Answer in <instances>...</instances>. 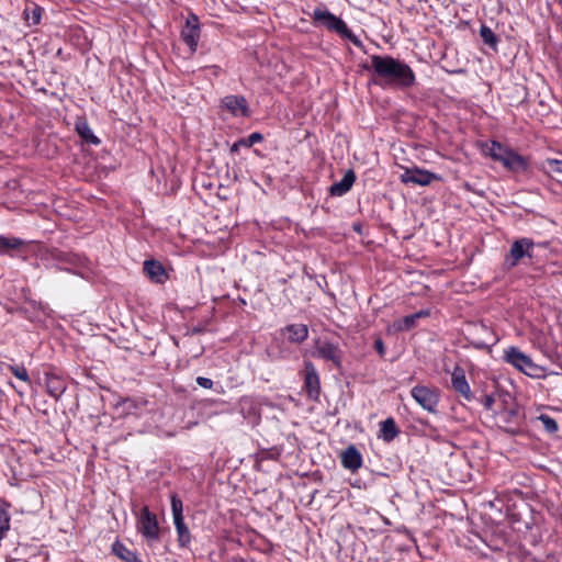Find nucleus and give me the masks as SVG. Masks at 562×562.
I'll return each instance as SVG.
<instances>
[{
  "label": "nucleus",
  "instance_id": "f257e3e1",
  "mask_svg": "<svg viewBox=\"0 0 562 562\" xmlns=\"http://www.w3.org/2000/svg\"><path fill=\"white\" fill-rule=\"evenodd\" d=\"M371 65H363L367 70L372 69L379 79L398 89H408L415 85V74L404 61L390 55H372Z\"/></svg>",
  "mask_w": 562,
  "mask_h": 562
},
{
  "label": "nucleus",
  "instance_id": "f03ea898",
  "mask_svg": "<svg viewBox=\"0 0 562 562\" xmlns=\"http://www.w3.org/2000/svg\"><path fill=\"white\" fill-rule=\"evenodd\" d=\"M312 20L315 24L326 27L329 32H334L341 38L350 41L355 46L362 49L366 53L362 41L352 33L347 26L346 22L336 16L327 9L316 8L312 13Z\"/></svg>",
  "mask_w": 562,
  "mask_h": 562
},
{
  "label": "nucleus",
  "instance_id": "7ed1b4c3",
  "mask_svg": "<svg viewBox=\"0 0 562 562\" xmlns=\"http://www.w3.org/2000/svg\"><path fill=\"white\" fill-rule=\"evenodd\" d=\"M504 361L530 378H541L544 368L536 364L532 359L518 347L510 346L504 350Z\"/></svg>",
  "mask_w": 562,
  "mask_h": 562
},
{
  "label": "nucleus",
  "instance_id": "20e7f679",
  "mask_svg": "<svg viewBox=\"0 0 562 562\" xmlns=\"http://www.w3.org/2000/svg\"><path fill=\"white\" fill-rule=\"evenodd\" d=\"M546 245V243L536 244L528 237L517 238L512 243L509 251L505 255L504 266L507 269H513L526 258L532 261L535 258V247Z\"/></svg>",
  "mask_w": 562,
  "mask_h": 562
},
{
  "label": "nucleus",
  "instance_id": "39448f33",
  "mask_svg": "<svg viewBox=\"0 0 562 562\" xmlns=\"http://www.w3.org/2000/svg\"><path fill=\"white\" fill-rule=\"evenodd\" d=\"M465 339L469 344L477 350L491 351V348L497 342L492 328L484 323H473L468 327V335Z\"/></svg>",
  "mask_w": 562,
  "mask_h": 562
},
{
  "label": "nucleus",
  "instance_id": "423d86ee",
  "mask_svg": "<svg viewBox=\"0 0 562 562\" xmlns=\"http://www.w3.org/2000/svg\"><path fill=\"white\" fill-rule=\"evenodd\" d=\"M137 531L148 541L159 540V525L156 514L149 510L148 506H143L137 515Z\"/></svg>",
  "mask_w": 562,
  "mask_h": 562
},
{
  "label": "nucleus",
  "instance_id": "0eeeda50",
  "mask_svg": "<svg viewBox=\"0 0 562 562\" xmlns=\"http://www.w3.org/2000/svg\"><path fill=\"white\" fill-rule=\"evenodd\" d=\"M411 395L425 411L437 413L440 401V392L437 387L418 384L411 390Z\"/></svg>",
  "mask_w": 562,
  "mask_h": 562
},
{
  "label": "nucleus",
  "instance_id": "6e6552de",
  "mask_svg": "<svg viewBox=\"0 0 562 562\" xmlns=\"http://www.w3.org/2000/svg\"><path fill=\"white\" fill-rule=\"evenodd\" d=\"M314 356L333 362L337 369L342 367L344 351L338 341L318 339L315 345Z\"/></svg>",
  "mask_w": 562,
  "mask_h": 562
},
{
  "label": "nucleus",
  "instance_id": "1a4fd4ad",
  "mask_svg": "<svg viewBox=\"0 0 562 562\" xmlns=\"http://www.w3.org/2000/svg\"><path fill=\"white\" fill-rule=\"evenodd\" d=\"M201 27L199 16L190 12L187 16L186 23L181 29L180 37L188 45L190 54H194L198 49L200 41Z\"/></svg>",
  "mask_w": 562,
  "mask_h": 562
},
{
  "label": "nucleus",
  "instance_id": "9d476101",
  "mask_svg": "<svg viewBox=\"0 0 562 562\" xmlns=\"http://www.w3.org/2000/svg\"><path fill=\"white\" fill-rule=\"evenodd\" d=\"M304 390L307 396L313 401H318L321 395L319 374L314 363L310 360L304 361Z\"/></svg>",
  "mask_w": 562,
  "mask_h": 562
},
{
  "label": "nucleus",
  "instance_id": "9b49d317",
  "mask_svg": "<svg viewBox=\"0 0 562 562\" xmlns=\"http://www.w3.org/2000/svg\"><path fill=\"white\" fill-rule=\"evenodd\" d=\"M221 106L236 117H250L251 110L244 95L229 94L221 100Z\"/></svg>",
  "mask_w": 562,
  "mask_h": 562
},
{
  "label": "nucleus",
  "instance_id": "f8f14e48",
  "mask_svg": "<svg viewBox=\"0 0 562 562\" xmlns=\"http://www.w3.org/2000/svg\"><path fill=\"white\" fill-rule=\"evenodd\" d=\"M498 419L505 425L504 428L508 434L516 435L520 430L525 413L519 406L505 408L498 413Z\"/></svg>",
  "mask_w": 562,
  "mask_h": 562
},
{
  "label": "nucleus",
  "instance_id": "ddd939ff",
  "mask_svg": "<svg viewBox=\"0 0 562 562\" xmlns=\"http://www.w3.org/2000/svg\"><path fill=\"white\" fill-rule=\"evenodd\" d=\"M400 179L403 183H413L424 187L430 184L431 181L438 179V177L434 172L414 167L405 168Z\"/></svg>",
  "mask_w": 562,
  "mask_h": 562
},
{
  "label": "nucleus",
  "instance_id": "4468645a",
  "mask_svg": "<svg viewBox=\"0 0 562 562\" xmlns=\"http://www.w3.org/2000/svg\"><path fill=\"white\" fill-rule=\"evenodd\" d=\"M451 386L463 398L468 402L474 400V395L471 392V387L465 378V371L462 367L457 364L451 373Z\"/></svg>",
  "mask_w": 562,
  "mask_h": 562
},
{
  "label": "nucleus",
  "instance_id": "2eb2a0df",
  "mask_svg": "<svg viewBox=\"0 0 562 562\" xmlns=\"http://www.w3.org/2000/svg\"><path fill=\"white\" fill-rule=\"evenodd\" d=\"M143 271L151 282L157 284H162L168 279L165 267L156 259L145 260L143 263Z\"/></svg>",
  "mask_w": 562,
  "mask_h": 562
},
{
  "label": "nucleus",
  "instance_id": "dca6fc26",
  "mask_svg": "<svg viewBox=\"0 0 562 562\" xmlns=\"http://www.w3.org/2000/svg\"><path fill=\"white\" fill-rule=\"evenodd\" d=\"M501 162L506 169L513 172H525L528 169L527 159L517 151L509 148Z\"/></svg>",
  "mask_w": 562,
  "mask_h": 562
},
{
  "label": "nucleus",
  "instance_id": "f3484780",
  "mask_svg": "<svg viewBox=\"0 0 562 562\" xmlns=\"http://www.w3.org/2000/svg\"><path fill=\"white\" fill-rule=\"evenodd\" d=\"M357 180V176L353 169H348L342 179L338 182L333 183L329 187V194L331 196H342L348 193Z\"/></svg>",
  "mask_w": 562,
  "mask_h": 562
},
{
  "label": "nucleus",
  "instance_id": "a211bd4d",
  "mask_svg": "<svg viewBox=\"0 0 562 562\" xmlns=\"http://www.w3.org/2000/svg\"><path fill=\"white\" fill-rule=\"evenodd\" d=\"M430 308L420 310L414 314L406 315L393 323V327L397 331H408L416 327L418 319L429 317Z\"/></svg>",
  "mask_w": 562,
  "mask_h": 562
},
{
  "label": "nucleus",
  "instance_id": "6ab92c4d",
  "mask_svg": "<svg viewBox=\"0 0 562 562\" xmlns=\"http://www.w3.org/2000/svg\"><path fill=\"white\" fill-rule=\"evenodd\" d=\"M281 334L292 344H302L308 337V327L305 324H289L281 329Z\"/></svg>",
  "mask_w": 562,
  "mask_h": 562
},
{
  "label": "nucleus",
  "instance_id": "aec40b11",
  "mask_svg": "<svg viewBox=\"0 0 562 562\" xmlns=\"http://www.w3.org/2000/svg\"><path fill=\"white\" fill-rule=\"evenodd\" d=\"M44 380L47 393L52 397L58 400L66 391V382L60 375L54 372H45Z\"/></svg>",
  "mask_w": 562,
  "mask_h": 562
},
{
  "label": "nucleus",
  "instance_id": "412c9836",
  "mask_svg": "<svg viewBox=\"0 0 562 562\" xmlns=\"http://www.w3.org/2000/svg\"><path fill=\"white\" fill-rule=\"evenodd\" d=\"M341 465L351 472H356L361 468L362 456L356 446L350 445L341 453Z\"/></svg>",
  "mask_w": 562,
  "mask_h": 562
},
{
  "label": "nucleus",
  "instance_id": "4be33fe9",
  "mask_svg": "<svg viewBox=\"0 0 562 562\" xmlns=\"http://www.w3.org/2000/svg\"><path fill=\"white\" fill-rule=\"evenodd\" d=\"M538 170L562 183V160L547 158L537 165Z\"/></svg>",
  "mask_w": 562,
  "mask_h": 562
},
{
  "label": "nucleus",
  "instance_id": "5701e85b",
  "mask_svg": "<svg viewBox=\"0 0 562 562\" xmlns=\"http://www.w3.org/2000/svg\"><path fill=\"white\" fill-rule=\"evenodd\" d=\"M400 432L401 430L393 417H389L380 423L379 438L384 442H392Z\"/></svg>",
  "mask_w": 562,
  "mask_h": 562
},
{
  "label": "nucleus",
  "instance_id": "b1692460",
  "mask_svg": "<svg viewBox=\"0 0 562 562\" xmlns=\"http://www.w3.org/2000/svg\"><path fill=\"white\" fill-rule=\"evenodd\" d=\"M43 8L35 2L27 1L23 10V19L29 26L37 25L41 22Z\"/></svg>",
  "mask_w": 562,
  "mask_h": 562
},
{
  "label": "nucleus",
  "instance_id": "393cba45",
  "mask_svg": "<svg viewBox=\"0 0 562 562\" xmlns=\"http://www.w3.org/2000/svg\"><path fill=\"white\" fill-rule=\"evenodd\" d=\"M112 552L124 562H140L137 553L119 540L112 544Z\"/></svg>",
  "mask_w": 562,
  "mask_h": 562
},
{
  "label": "nucleus",
  "instance_id": "a878e982",
  "mask_svg": "<svg viewBox=\"0 0 562 562\" xmlns=\"http://www.w3.org/2000/svg\"><path fill=\"white\" fill-rule=\"evenodd\" d=\"M176 531H177V541L180 548H188L191 542V533L187 525L184 524V519L173 520Z\"/></svg>",
  "mask_w": 562,
  "mask_h": 562
},
{
  "label": "nucleus",
  "instance_id": "bb28decb",
  "mask_svg": "<svg viewBox=\"0 0 562 562\" xmlns=\"http://www.w3.org/2000/svg\"><path fill=\"white\" fill-rule=\"evenodd\" d=\"M263 140V135L259 132H254L247 137L239 138L231 146V153H237L240 147L250 148L255 144Z\"/></svg>",
  "mask_w": 562,
  "mask_h": 562
},
{
  "label": "nucleus",
  "instance_id": "cd10ccee",
  "mask_svg": "<svg viewBox=\"0 0 562 562\" xmlns=\"http://www.w3.org/2000/svg\"><path fill=\"white\" fill-rule=\"evenodd\" d=\"M76 131L79 134V136L91 145H99L100 139L93 134L92 130L90 128L87 121H78L76 122Z\"/></svg>",
  "mask_w": 562,
  "mask_h": 562
},
{
  "label": "nucleus",
  "instance_id": "c85d7f7f",
  "mask_svg": "<svg viewBox=\"0 0 562 562\" xmlns=\"http://www.w3.org/2000/svg\"><path fill=\"white\" fill-rule=\"evenodd\" d=\"M480 37L485 45L495 52L497 50L499 40L491 27L482 24L480 27Z\"/></svg>",
  "mask_w": 562,
  "mask_h": 562
},
{
  "label": "nucleus",
  "instance_id": "c756f323",
  "mask_svg": "<svg viewBox=\"0 0 562 562\" xmlns=\"http://www.w3.org/2000/svg\"><path fill=\"white\" fill-rule=\"evenodd\" d=\"M508 148L504 147L501 143L496 140H492L490 145H486L485 153L488 155L493 160L499 161L505 156Z\"/></svg>",
  "mask_w": 562,
  "mask_h": 562
},
{
  "label": "nucleus",
  "instance_id": "7c9ffc66",
  "mask_svg": "<svg viewBox=\"0 0 562 562\" xmlns=\"http://www.w3.org/2000/svg\"><path fill=\"white\" fill-rule=\"evenodd\" d=\"M537 420H539L542 424L544 430L548 434H555L559 430L557 420L553 417L549 416L548 414H540L537 417Z\"/></svg>",
  "mask_w": 562,
  "mask_h": 562
},
{
  "label": "nucleus",
  "instance_id": "2f4dec72",
  "mask_svg": "<svg viewBox=\"0 0 562 562\" xmlns=\"http://www.w3.org/2000/svg\"><path fill=\"white\" fill-rule=\"evenodd\" d=\"M170 502L173 520L183 518V503L181 498L176 493H172Z\"/></svg>",
  "mask_w": 562,
  "mask_h": 562
},
{
  "label": "nucleus",
  "instance_id": "473e14b6",
  "mask_svg": "<svg viewBox=\"0 0 562 562\" xmlns=\"http://www.w3.org/2000/svg\"><path fill=\"white\" fill-rule=\"evenodd\" d=\"M23 241L20 238H8L0 235V254H4L10 249L19 248Z\"/></svg>",
  "mask_w": 562,
  "mask_h": 562
},
{
  "label": "nucleus",
  "instance_id": "72a5a7b5",
  "mask_svg": "<svg viewBox=\"0 0 562 562\" xmlns=\"http://www.w3.org/2000/svg\"><path fill=\"white\" fill-rule=\"evenodd\" d=\"M8 370L19 380L30 383V375L24 366L8 364Z\"/></svg>",
  "mask_w": 562,
  "mask_h": 562
},
{
  "label": "nucleus",
  "instance_id": "f704fd0d",
  "mask_svg": "<svg viewBox=\"0 0 562 562\" xmlns=\"http://www.w3.org/2000/svg\"><path fill=\"white\" fill-rule=\"evenodd\" d=\"M10 528V515L9 513L0 507V540L4 537L5 532Z\"/></svg>",
  "mask_w": 562,
  "mask_h": 562
},
{
  "label": "nucleus",
  "instance_id": "c9c22d12",
  "mask_svg": "<svg viewBox=\"0 0 562 562\" xmlns=\"http://www.w3.org/2000/svg\"><path fill=\"white\" fill-rule=\"evenodd\" d=\"M52 257L54 260H56L57 262H60V263H64V262L70 263V265L75 263V258L72 255L57 250V249L52 252Z\"/></svg>",
  "mask_w": 562,
  "mask_h": 562
},
{
  "label": "nucleus",
  "instance_id": "e433bc0d",
  "mask_svg": "<svg viewBox=\"0 0 562 562\" xmlns=\"http://www.w3.org/2000/svg\"><path fill=\"white\" fill-rule=\"evenodd\" d=\"M479 401L483 404L485 409L491 411L495 403V396L493 393L484 394V395H482V397Z\"/></svg>",
  "mask_w": 562,
  "mask_h": 562
},
{
  "label": "nucleus",
  "instance_id": "4c0bfd02",
  "mask_svg": "<svg viewBox=\"0 0 562 562\" xmlns=\"http://www.w3.org/2000/svg\"><path fill=\"white\" fill-rule=\"evenodd\" d=\"M195 381L203 389H212L213 386V381L205 376H198Z\"/></svg>",
  "mask_w": 562,
  "mask_h": 562
},
{
  "label": "nucleus",
  "instance_id": "58836bf2",
  "mask_svg": "<svg viewBox=\"0 0 562 562\" xmlns=\"http://www.w3.org/2000/svg\"><path fill=\"white\" fill-rule=\"evenodd\" d=\"M374 348H375V350L378 351V353H379L381 357H383V356H384V353H385V348H384V342H383V340H382V339H380V338H379V339H376V340L374 341Z\"/></svg>",
  "mask_w": 562,
  "mask_h": 562
},
{
  "label": "nucleus",
  "instance_id": "ea45409f",
  "mask_svg": "<svg viewBox=\"0 0 562 562\" xmlns=\"http://www.w3.org/2000/svg\"><path fill=\"white\" fill-rule=\"evenodd\" d=\"M205 328L203 326H194L191 328V335H198L204 333Z\"/></svg>",
  "mask_w": 562,
  "mask_h": 562
},
{
  "label": "nucleus",
  "instance_id": "a19ab883",
  "mask_svg": "<svg viewBox=\"0 0 562 562\" xmlns=\"http://www.w3.org/2000/svg\"><path fill=\"white\" fill-rule=\"evenodd\" d=\"M30 304H31V306H32L34 310H42V307H43L41 302H36V301H34V300H31V301H30Z\"/></svg>",
  "mask_w": 562,
  "mask_h": 562
},
{
  "label": "nucleus",
  "instance_id": "79ce46f5",
  "mask_svg": "<svg viewBox=\"0 0 562 562\" xmlns=\"http://www.w3.org/2000/svg\"><path fill=\"white\" fill-rule=\"evenodd\" d=\"M517 88H518V89L521 91V93H522V98H521L520 100H518V103H522V102L525 101L526 97H527L526 89H525V87H517Z\"/></svg>",
  "mask_w": 562,
  "mask_h": 562
},
{
  "label": "nucleus",
  "instance_id": "37998d69",
  "mask_svg": "<svg viewBox=\"0 0 562 562\" xmlns=\"http://www.w3.org/2000/svg\"><path fill=\"white\" fill-rule=\"evenodd\" d=\"M463 188H464L467 191L474 192V190H473L472 186H471L469 182H464Z\"/></svg>",
  "mask_w": 562,
  "mask_h": 562
},
{
  "label": "nucleus",
  "instance_id": "c03bdc74",
  "mask_svg": "<svg viewBox=\"0 0 562 562\" xmlns=\"http://www.w3.org/2000/svg\"><path fill=\"white\" fill-rule=\"evenodd\" d=\"M353 229L357 231V232H360L361 226L360 225H353Z\"/></svg>",
  "mask_w": 562,
  "mask_h": 562
}]
</instances>
